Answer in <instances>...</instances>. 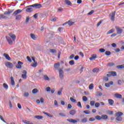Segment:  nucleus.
<instances>
[{"label":"nucleus","instance_id":"1","mask_svg":"<svg viewBox=\"0 0 124 124\" xmlns=\"http://www.w3.org/2000/svg\"><path fill=\"white\" fill-rule=\"evenodd\" d=\"M27 7H33V8H41L42 7V5L39 3H35L31 5L28 6Z\"/></svg>","mask_w":124,"mask_h":124},{"label":"nucleus","instance_id":"2","mask_svg":"<svg viewBox=\"0 0 124 124\" xmlns=\"http://www.w3.org/2000/svg\"><path fill=\"white\" fill-rule=\"evenodd\" d=\"M5 65L8 68H10L11 69L14 67V65L11 62H5Z\"/></svg>","mask_w":124,"mask_h":124},{"label":"nucleus","instance_id":"3","mask_svg":"<svg viewBox=\"0 0 124 124\" xmlns=\"http://www.w3.org/2000/svg\"><path fill=\"white\" fill-rule=\"evenodd\" d=\"M59 77H60V79H61V80H63V77H64L63 70H62V69H59Z\"/></svg>","mask_w":124,"mask_h":124},{"label":"nucleus","instance_id":"4","mask_svg":"<svg viewBox=\"0 0 124 124\" xmlns=\"http://www.w3.org/2000/svg\"><path fill=\"white\" fill-rule=\"evenodd\" d=\"M116 16V11L113 12L111 14H109L110 18L112 22L115 21V16Z\"/></svg>","mask_w":124,"mask_h":124},{"label":"nucleus","instance_id":"5","mask_svg":"<svg viewBox=\"0 0 124 124\" xmlns=\"http://www.w3.org/2000/svg\"><path fill=\"white\" fill-rule=\"evenodd\" d=\"M115 29L116 30L117 34H122L123 33V30L120 28L119 26H115Z\"/></svg>","mask_w":124,"mask_h":124},{"label":"nucleus","instance_id":"6","mask_svg":"<svg viewBox=\"0 0 124 124\" xmlns=\"http://www.w3.org/2000/svg\"><path fill=\"white\" fill-rule=\"evenodd\" d=\"M23 64L24 63H23L22 62L18 61L17 62V65H16V68H17L18 69H21V68H22V65H23Z\"/></svg>","mask_w":124,"mask_h":124},{"label":"nucleus","instance_id":"7","mask_svg":"<svg viewBox=\"0 0 124 124\" xmlns=\"http://www.w3.org/2000/svg\"><path fill=\"white\" fill-rule=\"evenodd\" d=\"M6 40L10 45H13V40L11 37L6 36Z\"/></svg>","mask_w":124,"mask_h":124},{"label":"nucleus","instance_id":"8","mask_svg":"<svg viewBox=\"0 0 124 124\" xmlns=\"http://www.w3.org/2000/svg\"><path fill=\"white\" fill-rule=\"evenodd\" d=\"M60 66H61V63L60 62H57L54 64V67L56 70H59V68H60Z\"/></svg>","mask_w":124,"mask_h":124},{"label":"nucleus","instance_id":"9","mask_svg":"<svg viewBox=\"0 0 124 124\" xmlns=\"http://www.w3.org/2000/svg\"><path fill=\"white\" fill-rule=\"evenodd\" d=\"M22 73L23 74H22L21 75L22 78H23V79H27V71L26 70H23L22 71Z\"/></svg>","mask_w":124,"mask_h":124},{"label":"nucleus","instance_id":"10","mask_svg":"<svg viewBox=\"0 0 124 124\" xmlns=\"http://www.w3.org/2000/svg\"><path fill=\"white\" fill-rule=\"evenodd\" d=\"M21 12H22V10L21 9L16 10L14 12L13 15L14 16H16V15H18L19 13H21Z\"/></svg>","mask_w":124,"mask_h":124},{"label":"nucleus","instance_id":"11","mask_svg":"<svg viewBox=\"0 0 124 124\" xmlns=\"http://www.w3.org/2000/svg\"><path fill=\"white\" fill-rule=\"evenodd\" d=\"M3 57H4L6 59V60H7V61H11V58H10V56L6 53L3 54Z\"/></svg>","mask_w":124,"mask_h":124},{"label":"nucleus","instance_id":"12","mask_svg":"<svg viewBox=\"0 0 124 124\" xmlns=\"http://www.w3.org/2000/svg\"><path fill=\"white\" fill-rule=\"evenodd\" d=\"M97 55L96 54H93L91 55V57L89 58V60L90 61H93L94 60H95V59H97Z\"/></svg>","mask_w":124,"mask_h":124},{"label":"nucleus","instance_id":"13","mask_svg":"<svg viewBox=\"0 0 124 124\" xmlns=\"http://www.w3.org/2000/svg\"><path fill=\"white\" fill-rule=\"evenodd\" d=\"M114 96L116 98H117L118 99L120 98H122V97H123V96L122 95V94H119V93L114 94Z\"/></svg>","mask_w":124,"mask_h":124},{"label":"nucleus","instance_id":"14","mask_svg":"<svg viewBox=\"0 0 124 124\" xmlns=\"http://www.w3.org/2000/svg\"><path fill=\"white\" fill-rule=\"evenodd\" d=\"M68 122H69V123H72V124H76L77 123V121L73 119H68L67 120Z\"/></svg>","mask_w":124,"mask_h":124},{"label":"nucleus","instance_id":"15","mask_svg":"<svg viewBox=\"0 0 124 124\" xmlns=\"http://www.w3.org/2000/svg\"><path fill=\"white\" fill-rule=\"evenodd\" d=\"M31 37V38H32V39H33V40H36V39H37V36H35V35H34L33 33H31L30 34Z\"/></svg>","mask_w":124,"mask_h":124},{"label":"nucleus","instance_id":"16","mask_svg":"<svg viewBox=\"0 0 124 124\" xmlns=\"http://www.w3.org/2000/svg\"><path fill=\"white\" fill-rule=\"evenodd\" d=\"M123 115H124V113L121 111H118L115 114L116 117H121V116H123Z\"/></svg>","mask_w":124,"mask_h":124},{"label":"nucleus","instance_id":"17","mask_svg":"<svg viewBox=\"0 0 124 124\" xmlns=\"http://www.w3.org/2000/svg\"><path fill=\"white\" fill-rule=\"evenodd\" d=\"M8 17L3 14H0V19H8Z\"/></svg>","mask_w":124,"mask_h":124},{"label":"nucleus","instance_id":"18","mask_svg":"<svg viewBox=\"0 0 124 124\" xmlns=\"http://www.w3.org/2000/svg\"><path fill=\"white\" fill-rule=\"evenodd\" d=\"M113 81H110L109 82V83H105V86L107 88H109L110 86H111V85H113Z\"/></svg>","mask_w":124,"mask_h":124},{"label":"nucleus","instance_id":"19","mask_svg":"<svg viewBox=\"0 0 124 124\" xmlns=\"http://www.w3.org/2000/svg\"><path fill=\"white\" fill-rule=\"evenodd\" d=\"M108 73H110V75L111 76H117V72H115V71H110L109 72H108Z\"/></svg>","mask_w":124,"mask_h":124},{"label":"nucleus","instance_id":"20","mask_svg":"<svg viewBox=\"0 0 124 124\" xmlns=\"http://www.w3.org/2000/svg\"><path fill=\"white\" fill-rule=\"evenodd\" d=\"M11 83L12 86H14L15 85V81H14V78L13 77H11Z\"/></svg>","mask_w":124,"mask_h":124},{"label":"nucleus","instance_id":"21","mask_svg":"<svg viewBox=\"0 0 124 124\" xmlns=\"http://www.w3.org/2000/svg\"><path fill=\"white\" fill-rule=\"evenodd\" d=\"M108 102L110 105H114V100H113V99H109L108 100Z\"/></svg>","mask_w":124,"mask_h":124},{"label":"nucleus","instance_id":"22","mask_svg":"<svg viewBox=\"0 0 124 124\" xmlns=\"http://www.w3.org/2000/svg\"><path fill=\"white\" fill-rule=\"evenodd\" d=\"M102 120H106L108 119V116L107 115L103 114L101 116Z\"/></svg>","mask_w":124,"mask_h":124},{"label":"nucleus","instance_id":"23","mask_svg":"<svg viewBox=\"0 0 124 124\" xmlns=\"http://www.w3.org/2000/svg\"><path fill=\"white\" fill-rule=\"evenodd\" d=\"M12 12H13V10H12V11H5V12L4 13V15H9L11 14V13H12Z\"/></svg>","mask_w":124,"mask_h":124},{"label":"nucleus","instance_id":"24","mask_svg":"<svg viewBox=\"0 0 124 124\" xmlns=\"http://www.w3.org/2000/svg\"><path fill=\"white\" fill-rule=\"evenodd\" d=\"M76 113V110H75V109H72L69 111V114H70V115H72L73 116L75 115Z\"/></svg>","mask_w":124,"mask_h":124},{"label":"nucleus","instance_id":"25","mask_svg":"<svg viewBox=\"0 0 124 124\" xmlns=\"http://www.w3.org/2000/svg\"><path fill=\"white\" fill-rule=\"evenodd\" d=\"M9 35L10 37L12 38L13 40L14 41H15V39H16V35H15V34H10Z\"/></svg>","mask_w":124,"mask_h":124},{"label":"nucleus","instance_id":"26","mask_svg":"<svg viewBox=\"0 0 124 124\" xmlns=\"http://www.w3.org/2000/svg\"><path fill=\"white\" fill-rule=\"evenodd\" d=\"M81 123L85 124L88 122V118H84L81 120Z\"/></svg>","mask_w":124,"mask_h":124},{"label":"nucleus","instance_id":"27","mask_svg":"<svg viewBox=\"0 0 124 124\" xmlns=\"http://www.w3.org/2000/svg\"><path fill=\"white\" fill-rule=\"evenodd\" d=\"M43 114H45V115H46V116H47L48 117H49V118H53V115H51L50 114L47 113V112H43Z\"/></svg>","mask_w":124,"mask_h":124},{"label":"nucleus","instance_id":"28","mask_svg":"<svg viewBox=\"0 0 124 124\" xmlns=\"http://www.w3.org/2000/svg\"><path fill=\"white\" fill-rule=\"evenodd\" d=\"M114 31H115V30L112 29L107 32V34H110L111 33H113Z\"/></svg>","mask_w":124,"mask_h":124},{"label":"nucleus","instance_id":"29","mask_svg":"<svg viewBox=\"0 0 124 124\" xmlns=\"http://www.w3.org/2000/svg\"><path fill=\"white\" fill-rule=\"evenodd\" d=\"M95 118L96 120H97V121H100L101 120H102V116H100L99 115H96L95 116Z\"/></svg>","mask_w":124,"mask_h":124},{"label":"nucleus","instance_id":"30","mask_svg":"<svg viewBox=\"0 0 124 124\" xmlns=\"http://www.w3.org/2000/svg\"><path fill=\"white\" fill-rule=\"evenodd\" d=\"M116 120L118 121V122H122L123 118H122L121 116H117Z\"/></svg>","mask_w":124,"mask_h":124},{"label":"nucleus","instance_id":"31","mask_svg":"<svg viewBox=\"0 0 124 124\" xmlns=\"http://www.w3.org/2000/svg\"><path fill=\"white\" fill-rule=\"evenodd\" d=\"M71 102H72L73 103H77V101H76V99L73 98V97H70V98Z\"/></svg>","mask_w":124,"mask_h":124},{"label":"nucleus","instance_id":"32","mask_svg":"<svg viewBox=\"0 0 124 124\" xmlns=\"http://www.w3.org/2000/svg\"><path fill=\"white\" fill-rule=\"evenodd\" d=\"M65 3L67 5H71L72 3L69 0H65Z\"/></svg>","mask_w":124,"mask_h":124},{"label":"nucleus","instance_id":"33","mask_svg":"<svg viewBox=\"0 0 124 124\" xmlns=\"http://www.w3.org/2000/svg\"><path fill=\"white\" fill-rule=\"evenodd\" d=\"M117 68H118V69H122V68H124V64L119 65L117 66Z\"/></svg>","mask_w":124,"mask_h":124},{"label":"nucleus","instance_id":"34","mask_svg":"<svg viewBox=\"0 0 124 124\" xmlns=\"http://www.w3.org/2000/svg\"><path fill=\"white\" fill-rule=\"evenodd\" d=\"M36 119H37V120H41L43 119V117L42 116L40 115H37L35 117Z\"/></svg>","mask_w":124,"mask_h":124},{"label":"nucleus","instance_id":"35","mask_svg":"<svg viewBox=\"0 0 124 124\" xmlns=\"http://www.w3.org/2000/svg\"><path fill=\"white\" fill-rule=\"evenodd\" d=\"M33 9L32 8H28L26 9V12H31Z\"/></svg>","mask_w":124,"mask_h":124},{"label":"nucleus","instance_id":"36","mask_svg":"<svg viewBox=\"0 0 124 124\" xmlns=\"http://www.w3.org/2000/svg\"><path fill=\"white\" fill-rule=\"evenodd\" d=\"M44 80H45L46 81H49L50 80V78H49V77H48V76L47 75H44Z\"/></svg>","mask_w":124,"mask_h":124},{"label":"nucleus","instance_id":"37","mask_svg":"<svg viewBox=\"0 0 124 124\" xmlns=\"http://www.w3.org/2000/svg\"><path fill=\"white\" fill-rule=\"evenodd\" d=\"M22 122L23 123L26 124H33V123H30V121H27V120H23Z\"/></svg>","mask_w":124,"mask_h":124},{"label":"nucleus","instance_id":"38","mask_svg":"<svg viewBox=\"0 0 124 124\" xmlns=\"http://www.w3.org/2000/svg\"><path fill=\"white\" fill-rule=\"evenodd\" d=\"M32 93H38V90H37V89L35 88L34 89L32 90Z\"/></svg>","mask_w":124,"mask_h":124},{"label":"nucleus","instance_id":"39","mask_svg":"<svg viewBox=\"0 0 124 124\" xmlns=\"http://www.w3.org/2000/svg\"><path fill=\"white\" fill-rule=\"evenodd\" d=\"M82 100H83V101H84L86 102L88 101V98L86 96H83L82 97Z\"/></svg>","mask_w":124,"mask_h":124},{"label":"nucleus","instance_id":"40","mask_svg":"<svg viewBox=\"0 0 124 124\" xmlns=\"http://www.w3.org/2000/svg\"><path fill=\"white\" fill-rule=\"evenodd\" d=\"M3 87L6 90H7L8 89V85L6 84V83L3 84Z\"/></svg>","mask_w":124,"mask_h":124},{"label":"nucleus","instance_id":"41","mask_svg":"<svg viewBox=\"0 0 124 124\" xmlns=\"http://www.w3.org/2000/svg\"><path fill=\"white\" fill-rule=\"evenodd\" d=\"M22 18V16L21 15H18L16 16V20H20Z\"/></svg>","mask_w":124,"mask_h":124},{"label":"nucleus","instance_id":"42","mask_svg":"<svg viewBox=\"0 0 124 124\" xmlns=\"http://www.w3.org/2000/svg\"><path fill=\"white\" fill-rule=\"evenodd\" d=\"M98 71H99V69H98V68H94L93 70V72L94 73H95L96 72H98Z\"/></svg>","mask_w":124,"mask_h":124},{"label":"nucleus","instance_id":"43","mask_svg":"<svg viewBox=\"0 0 124 124\" xmlns=\"http://www.w3.org/2000/svg\"><path fill=\"white\" fill-rule=\"evenodd\" d=\"M95 104V102L94 101H91L90 102V105H91V106L93 107L94 106Z\"/></svg>","mask_w":124,"mask_h":124},{"label":"nucleus","instance_id":"44","mask_svg":"<svg viewBox=\"0 0 124 124\" xmlns=\"http://www.w3.org/2000/svg\"><path fill=\"white\" fill-rule=\"evenodd\" d=\"M99 106H100V103L98 102H96L95 103V107H96V108H98Z\"/></svg>","mask_w":124,"mask_h":124},{"label":"nucleus","instance_id":"45","mask_svg":"<svg viewBox=\"0 0 124 124\" xmlns=\"http://www.w3.org/2000/svg\"><path fill=\"white\" fill-rule=\"evenodd\" d=\"M69 63L70 64V65H73L75 63L74 62V60H71L69 61Z\"/></svg>","mask_w":124,"mask_h":124},{"label":"nucleus","instance_id":"46","mask_svg":"<svg viewBox=\"0 0 124 124\" xmlns=\"http://www.w3.org/2000/svg\"><path fill=\"white\" fill-rule=\"evenodd\" d=\"M83 113H84V114H86L87 115L91 114V112L90 111V110H84L83 111Z\"/></svg>","mask_w":124,"mask_h":124},{"label":"nucleus","instance_id":"47","mask_svg":"<svg viewBox=\"0 0 124 124\" xmlns=\"http://www.w3.org/2000/svg\"><path fill=\"white\" fill-rule=\"evenodd\" d=\"M93 84L92 83L89 85V90H93Z\"/></svg>","mask_w":124,"mask_h":124},{"label":"nucleus","instance_id":"48","mask_svg":"<svg viewBox=\"0 0 124 124\" xmlns=\"http://www.w3.org/2000/svg\"><path fill=\"white\" fill-rule=\"evenodd\" d=\"M105 54L107 56H110V55H111V52L109 51H106Z\"/></svg>","mask_w":124,"mask_h":124},{"label":"nucleus","instance_id":"49","mask_svg":"<svg viewBox=\"0 0 124 124\" xmlns=\"http://www.w3.org/2000/svg\"><path fill=\"white\" fill-rule=\"evenodd\" d=\"M67 23L69 25V26H72L73 24H74V22L69 21L68 22H67Z\"/></svg>","mask_w":124,"mask_h":124},{"label":"nucleus","instance_id":"50","mask_svg":"<svg viewBox=\"0 0 124 124\" xmlns=\"http://www.w3.org/2000/svg\"><path fill=\"white\" fill-rule=\"evenodd\" d=\"M114 65V62H109L108 63V66H113Z\"/></svg>","mask_w":124,"mask_h":124},{"label":"nucleus","instance_id":"51","mask_svg":"<svg viewBox=\"0 0 124 124\" xmlns=\"http://www.w3.org/2000/svg\"><path fill=\"white\" fill-rule=\"evenodd\" d=\"M74 57H75L74 54H71L69 57L70 60H73V59H74Z\"/></svg>","mask_w":124,"mask_h":124},{"label":"nucleus","instance_id":"52","mask_svg":"<svg viewBox=\"0 0 124 124\" xmlns=\"http://www.w3.org/2000/svg\"><path fill=\"white\" fill-rule=\"evenodd\" d=\"M89 121L90 122H94V121H95V118L93 117L90 118H89Z\"/></svg>","mask_w":124,"mask_h":124},{"label":"nucleus","instance_id":"53","mask_svg":"<svg viewBox=\"0 0 124 124\" xmlns=\"http://www.w3.org/2000/svg\"><path fill=\"white\" fill-rule=\"evenodd\" d=\"M31 66H32V67H36V66H37V62H35L34 63L31 65Z\"/></svg>","mask_w":124,"mask_h":124},{"label":"nucleus","instance_id":"54","mask_svg":"<svg viewBox=\"0 0 124 124\" xmlns=\"http://www.w3.org/2000/svg\"><path fill=\"white\" fill-rule=\"evenodd\" d=\"M62 88H61L60 91L58 92V95H61L62 94Z\"/></svg>","mask_w":124,"mask_h":124},{"label":"nucleus","instance_id":"55","mask_svg":"<svg viewBox=\"0 0 124 124\" xmlns=\"http://www.w3.org/2000/svg\"><path fill=\"white\" fill-rule=\"evenodd\" d=\"M29 93H28V92L24 93V96H25V97H28V96H29Z\"/></svg>","mask_w":124,"mask_h":124},{"label":"nucleus","instance_id":"56","mask_svg":"<svg viewBox=\"0 0 124 124\" xmlns=\"http://www.w3.org/2000/svg\"><path fill=\"white\" fill-rule=\"evenodd\" d=\"M54 105L57 107H59V104H58V101L56 100L54 101Z\"/></svg>","mask_w":124,"mask_h":124},{"label":"nucleus","instance_id":"57","mask_svg":"<svg viewBox=\"0 0 124 124\" xmlns=\"http://www.w3.org/2000/svg\"><path fill=\"white\" fill-rule=\"evenodd\" d=\"M102 95V93L101 92H97V96H101Z\"/></svg>","mask_w":124,"mask_h":124},{"label":"nucleus","instance_id":"58","mask_svg":"<svg viewBox=\"0 0 124 124\" xmlns=\"http://www.w3.org/2000/svg\"><path fill=\"white\" fill-rule=\"evenodd\" d=\"M78 106L79 107V108H82V105L81 104V102H78Z\"/></svg>","mask_w":124,"mask_h":124},{"label":"nucleus","instance_id":"59","mask_svg":"<svg viewBox=\"0 0 124 124\" xmlns=\"http://www.w3.org/2000/svg\"><path fill=\"white\" fill-rule=\"evenodd\" d=\"M46 92H51V88H50V87H46Z\"/></svg>","mask_w":124,"mask_h":124},{"label":"nucleus","instance_id":"60","mask_svg":"<svg viewBox=\"0 0 124 124\" xmlns=\"http://www.w3.org/2000/svg\"><path fill=\"white\" fill-rule=\"evenodd\" d=\"M0 119L3 123H5V124H7L6 121H4V119H3V118H2V116L1 115H0Z\"/></svg>","mask_w":124,"mask_h":124},{"label":"nucleus","instance_id":"61","mask_svg":"<svg viewBox=\"0 0 124 124\" xmlns=\"http://www.w3.org/2000/svg\"><path fill=\"white\" fill-rule=\"evenodd\" d=\"M50 53H56L57 52V50L56 49H50Z\"/></svg>","mask_w":124,"mask_h":124},{"label":"nucleus","instance_id":"62","mask_svg":"<svg viewBox=\"0 0 124 124\" xmlns=\"http://www.w3.org/2000/svg\"><path fill=\"white\" fill-rule=\"evenodd\" d=\"M108 115H113V114H114V112L113 111H110V110H108Z\"/></svg>","mask_w":124,"mask_h":124},{"label":"nucleus","instance_id":"63","mask_svg":"<svg viewBox=\"0 0 124 124\" xmlns=\"http://www.w3.org/2000/svg\"><path fill=\"white\" fill-rule=\"evenodd\" d=\"M99 52H100V53H104V52H105V50L104 48H100L99 49Z\"/></svg>","mask_w":124,"mask_h":124},{"label":"nucleus","instance_id":"64","mask_svg":"<svg viewBox=\"0 0 124 124\" xmlns=\"http://www.w3.org/2000/svg\"><path fill=\"white\" fill-rule=\"evenodd\" d=\"M27 59L28 60V62H31V57H30V56H27Z\"/></svg>","mask_w":124,"mask_h":124}]
</instances>
